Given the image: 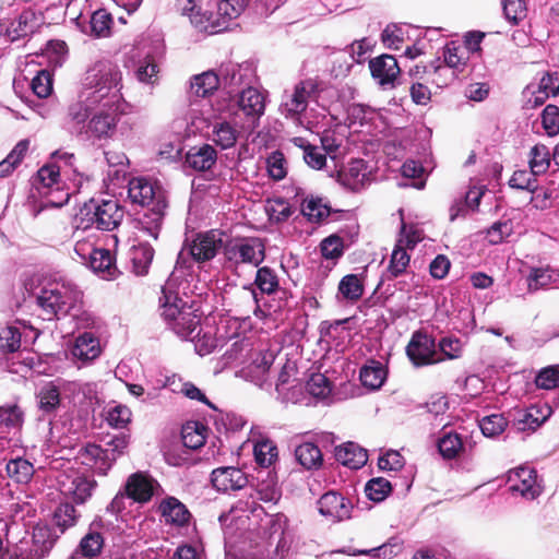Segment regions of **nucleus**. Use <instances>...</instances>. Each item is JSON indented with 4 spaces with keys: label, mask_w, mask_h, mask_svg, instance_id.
I'll return each instance as SVG.
<instances>
[{
    "label": "nucleus",
    "mask_w": 559,
    "mask_h": 559,
    "mask_svg": "<svg viewBox=\"0 0 559 559\" xmlns=\"http://www.w3.org/2000/svg\"><path fill=\"white\" fill-rule=\"evenodd\" d=\"M122 87V72L116 62L103 58L90 64L80 80L76 98L68 105L64 129L79 140L112 139L128 109Z\"/></svg>",
    "instance_id": "nucleus-1"
},
{
    "label": "nucleus",
    "mask_w": 559,
    "mask_h": 559,
    "mask_svg": "<svg viewBox=\"0 0 559 559\" xmlns=\"http://www.w3.org/2000/svg\"><path fill=\"white\" fill-rule=\"evenodd\" d=\"M128 197L132 203L147 207L139 219V227L147 236L157 239L168 206L166 191L152 178L135 177L129 181Z\"/></svg>",
    "instance_id": "nucleus-2"
},
{
    "label": "nucleus",
    "mask_w": 559,
    "mask_h": 559,
    "mask_svg": "<svg viewBox=\"0 0 559 559\" xmlns=\"http://www.w3.org/2000/svg\"><path fill=\"white\" fill-rule=\"evenodd\" d=\"M176 280L169 277L162 287L160 309L162 317L168 326L181 338L193 340L200 326V316L197 309L179 297L175 290ZM200 331L197 332L199 335Z\"/></svg>",
    "instance_id": "nucleus-3"
},
{
    "label": "nucleus",
    "mask_w": 559,
    "mask_h": 559,
    "mask_svg": "<svg viewBox=\"0 0 559 559\" xmlns=\"http://www.w3.org/2000/svg\"><path fill=\"white\" fill-rule=\"evenodd\" d=\"M81 299L82 293L74 284L64 281L50 282L36 296L38 316L47 321L60 320L68 314L75 317Z\"/></svg>",
    "instance_id": "nucleus-4"
},
{
    "label": "nucleus",
    "mask_w": 559,
    "mask_h": 559,
    "mask_svg": "<svg viewBox=\"0 0 559 559\" xmlns=\"http://www.w3.org/2000/svg\"><path fill=\"white\" fill-rule=\"evenodd\" d=\"M223 246V233L217 229L198 233L191 238L187 237L169 277L174 276L177 281L178 272L183 275L185 271L192 269L193 263L202 264L213 260Z\"/></svg>",
    "instance_id": "nucleus-5"
},
{
    "label": "nucleus",
    "mask_w": 559,
    "mask_h": 559,
    "mask_svg": "<svg viewBox=\"0 0 559 559\" xmlns=\"http://www.w3.org/2000/svg\"><path fill=\"white\" fill-rule=\"evenodd\" d=\"M124 216V210L115 199H91L85 202L73 218V226L78 230L110 231L117 228Z\"/></svg>",
    "instance_id": "nucleus-6"
},
{
    "label": "nucleus",
    "mask_w": 559,
    "mask_h": 559,
    "mask_svg": "<svg viewBox=\"0 0 559 559\" xmlns=\"http://www.w3.org/2000/svg\"><path fill=\"white\" fill-rule=\"evenodd\" d=\"M130 436L123 431L109 437L104 445L88 443L81 447L76 459L81 464L93 469L98 475H106L118 457L123 455L129 447Z\"/></svg>",
    "instance_id": "nucleus-7"
},
{
    "label": "nucleus",
    "mask_w": 559,
    "mask_h": 559,
    "mask_svg": "<svg viewBox=\"0 0 559 559\" xmlns=\"http://www.w3.org/2000/svg\"><path fill=\"white\" fill-rule=\"evenodd\" d=\"M322 87L317 79L308 78L297 82L290 90H285L278 110L283 117L296 126L311 130L310 122H305L302 115L310 102H317Z\"/></svg>",
    "instance_id": "nucleus-8"
},
{
    "label": "nucleus",
    "mask_w": 559,
    "mask_h": 559,
    "mask_svg": "<svg viewBox=\"0 0 559 559\" xmlns=\"http://www.w3.org/2000/svg\"><path fill=\"white\" fill-rule=\"evenodd\" d=\"M224 267L237 273L243 265L258 267L265 259V243L259 237H238L223 246Z\"/></svg>",
    "instance_id": "nucleus-9"
},
{
    "label": "nucleus",
    "mask_w": 559,
    "mask_h": 559,
    "mask_svg": "<svg viewBox=\"0 0 559 559\" xmlns=\"http://www.w3.org/2000/svg\"><path fill=\"white\" fill-rule=\"evenodd\" d=\"M58 486L64 497L71 498L76 504H83L93 496L97 483L93 476L67 471L58 477Z\"/></svg>",
    "instance_id": "nucleus-10"
},
{
    "label": "nucleus",
    "mask_w": 559,
    "mask_h": 559,
    "mask_svg": "<svg viewBox=\"0 0 559 559\" xmlns=\"http://www.w3.org/2000/svg\"><path fill=\"white\" fill-rule=\"evenodd\" d=\"M507 485L513 496L534 500L543 492L542 480L537 472L530 466H520L508 472Z\"/></svg>",
    "instance_id": "nucleus-11"
},
{
    "label": "nucleus",
    "mask_w": 559,
    "mask_h": 559,
    "mask_svg": "<svg viewBox=\"0 0 559 559\" xmlns=\"http://www.w3.org/2000/svg\"><path fill=\"white\" fill-rule=\"evenodd\" d=\"M248 4V0H217L216 12L210 14L211 33L234 32L237 20Z\"/></svg>",
    "instance_id": "nucleus-12"
},
{
    "label": "nucleus",
    "mask_w": 559,
    "mask_h": 559,
    "mask_svg": "<svg viewBox=\"0 0 559 559\" xmlns=\"http://www.w3.org/2000/svg\"><path fill=\"white\" fill-rule=\"evenodd\" d=\"M266 92L259 90L254 85H249L236 94V104L243 117L247 119L248 127L254 129L260 118L264 115Z\"/></svg>",
    "instance_id": "nucleus-13"
},
{
    "label": "nucleus",
    "mask_w": 559,
    "mask_h": 559,
    "mask_svg": "<svg viewBox=\"0 0 559 559\" xmlns=\"http://www.w3.org/2000/svg\"><path fill=\"white\" fill-rule=\"evenodd\" d=\"M222 82L229 88V93H236L258 82L257 67L253 61L242 63L228 62L219 68Z\"/></svg>",
    "instance_id": "nucleus-14"
},
{
    "label": "nucleus",
    "mask_w": 559,
    "mask_h": 559,
    "mask_svg": "<svg viewBox=\"0 0 559 559\" xmlns=\"http://www.w3.org/2000/svg\"><path fill=\"white\" fill-rule=\"evenodd\" d=\"M406 355L411 362L419 368L439 362L435 338L426 332L416 331L406 346Z\"/></svg>",
    "instance_id": "nucleus-15"
},
{
    "label": "nucleus",
    "mask_w": 559,
    "mask_h": 559,
    "mask_svg": "<svg viewBox=\"0 0 559 559\" xmlns=\"http://www.w3.org/2000/svg\"><path fill=\"white\" fill-rule=\"evenodd\" d=\"M371 78L383 91L396 87L401 69L395 57L383 53L369 60Z\"/></svg>",
    "instance_id": "nucleus-16"
},
{
    "label": "nucleus",
    "mask_w": 559,
    "mask_h": 559,
    "mask_svg": "<svg viewBox=\"0 0 559 559\" xmlns=\"http://www.w3.org/2000/svg\"><path fill=\"white\" fill-rule=\"evenodd\" d=\"M60 173L61 166L56 165L44 166L37 171V180L40 183V187L37 189L48 198L46 204L55 207H61L68 203L70 198L69 192L60 190L59 187L56 190L52 189L55 185H59Z\"/></svg>",
    "instance_id": "nucleus-17"
},
{
    "label": "nucleus",
    "mask_w": 559,
    "mask_h": 559,
    "mask_svg": "<svg viewBox=\"0 0 559 559\" xmlns=\"http://www.w3.org/2000/svg\"><path fill=\"white\" fill-rule=\"evenodd\" d=\"M319 513L332 523L350 518L353 503L336 491L323 493L317 502Z\"/></svg>",
    "instance_id": "nucleus-18"
},
{
    "label": "nucleus",
    "mask_w": 559,
    "mask_h": 559,
    "mask_svg": "<svg viewBox=\"0 0 559 559\" xmlns=\"http://www.w3.org/2000/svg\"><path fill=\"white\" fill-rule=\"evenodd\" d=\"M59 534L53 528L41 525L33 530L32 545L29 548H24V543L19 547L21 554L20 559H41L49 554L52 549Z\"/></svg>",
    "instance_id": "nucleus-19"
},
{
    "label": "nucleus",
    "mask_w": 559,
    "mask_h": 559,
    "mask_svg": "<svg viewBox=\"0 0 559 559\" xmlns=\"http://www.w3.org/2000/svg\"><path fill=\"white\" fill-rule=\"evenodd\" d=\"M211 481L218 491L229 492L242 489L248 483V477L238 467L224 466L212 472Z\"/></svg>",
    "instance_id": "nucleus-20"
},
{
    "label": "nucleus",
    "mask_w": 559,
    "mask_h": 559,
    "mask_svg": "<svg viewBox=\"0 0 559 559\" xmlns=\"http://www.w3.org/2000/svg\"><path fill=\"white\" fill-rule=\"evenodd\" d=\"M552 409L549 405H532L526 409L516 411L513 427L518 431H535L551 415Z\"/></svg>",
    "instance_id": "nucleus-21"
},
{
    "label": "nucleus",
    "mask_w": 559,
    "mask_h": 559,
    "mask_svg": "<svg viewBox=\"0 0 559 559\" xmlns=\"http://www.w3.org/2000/svg\"><path fill=\"white\" fill-rule=\"evenodd\" d=\"M102 526V520L95 519L90 525L88 533L81 539L69 559H92L96 557L104 546V537L98 532Z\"/></svg>",
    "instance_id": "nucleus-22"
},
{
    "label": "nucleus",
    "mask_w": 559,
    "mask_h": 559,
    "mask_svg": "<svg viewBox=\"0 0 559 559\" xmlns=\"http://www.w3.org/2000/svg\"><path fill=\"white\" fill-rule=\"evenodd\" d=\"M287 518L281 513L267 518L270 538L276 539L275 555L270 559H286L289 552L292 538L287 532Z\"/></svg>",
    "instance_id": "nucleus-23"
},
{
    "label": "nucleus",
    "mask_w": 559,
    "mask_h": 559,
    "mask_svg": "<svg viewBox=\"0 0 559 559\" xmlns=\"http://www.w3.org/2000/svg\"><path fill=\"white\" fill-rule=\"evenodd\" d=\"M159 489V484L143 473L132 474L126 484L129 498L136 502H147Z\"/></svg>",
    "instance_id": "nucleus-24"
},
{
    "label": "nucleus",
    "mask_w": 559,
    "mask_h": 559,
    "mask_svg": "<svg viewBox=\"0 0 559 559\" xmlns=\"http://www.w3.org/2000/svg\"><path fill=\"white\" fill-rule=\"evenodd\" d=\"M274 359L275 357L272 352H260L247 367V378L262 389L269 388V371L274 362Z\"/></svg>",
    "instance_id": "nucleus-25"
},
{
    "label": "nucleus",
    "mask_w": 559,
    "mask_h": 559,
    "mask_svg": "<svg viewBox=\"0 0 559 559\" xmlns=\"http://www.w3.org/2000/svg\"><path fill=\"white\" fill-rule=\"evenodd\" d=\"M201 0H176L177 11L189 19L190 24L200 32H211L210 14L201 8Z\"/></svg>",
    "instance_id": "nucleus-26"
},
{
    "label": "nucleus",
    "mask_w": 559,
    "mask_h": 559,
    "mask_svg": "<svg viewBox=\"0 0 559 559\" xmlns=\"http://www.w3.org/2000/svg\"><path fill=\"white\" fill-rule=\"evenodd\" d=\"M102 348L98 337L92 332L80 334L72 347V355L83 362L92 361L100 355Z\"/></svg>",
    "instance_id": "nucleus-27"
},
{
    "label": "nucleus",
    "mask_w": 559,
    "mask_h": 559,
    "mask_svg": "<svg viewBox=\"0 0 559 559\" xmlns=\"http://www.w3.org/2000/svg\"><path fill=\"white\" fill-rule=\"evenodd\" d=\"M335 459L352 469L362 467L368 461L367 450L355 442H346L335 449Z\"/></svg>",
    "instance_id": "nucleus-28"
},
{
    "label": "nucleus",
    "mask_w": 559,
    "mask_h": 559,
    "mask_svg": "<svg viewBox=\"0 0 559 559\" xmlns=\"http://www.w3.org/2000/svg\"><path fill=\"white\" fill-rule=\"evenodd\" d=\"M388 376L386 367L379 360L370 359L360 368L361 384L369 390H379Z\"/></svg>",
    "instance_id": "nucleus-29"
},
{
    "label": "nucleus",
    "mask_w": 559,
    "mask_h": 559,
    "mask_svg": "<svg viewBox=\"0 0 559 559\" xmlns=\"http://www.w3.org/2000/svg\"><path fill=\"white\" fill-rule=\"evenodd\" d=\"M7 476L17 485H28L35 474L34 464L22 456L8 460L5 464Z\"/></svg>",
    "instance_id": "nucleus-30"
},
{
    "label": "nucleus",
    "mask_w": 559,
    "mask_h": 559,
    "mask_svg": "<svg viewBox=\"0 0 559 559\" xmlns=\"http://www.w3.org/2000/svg\"><path fill=\"white\" fill-rule=\"evenodd\" d=\"M526 282L531 293L547 288L559 282V270L550 265L532 267Z\"/></svg>",
    "instance_id": "nucleus-31"
},
{
    "label": "nucleus",
    "mask_w": 559,
    "mask_h": 559,
    "mask_svg": "<svg viewBox=\"0 0 559 559\" xmlns=\"http://www.w3.org/2000/svg\"><path fill=\"white\" fill-rule=\"evenodd\" d=\"M221 82V75L209 70L191 78L190 92L197 97H207L218 88Z\"/></svg>",
    "instance_id": "nucleus-32"
},
{
    "label": "nucleus",
    "mask_w": 559,
    "mask_h": 559,
    "mask_svg": "<svg viewBox=\"0 0 559 559\" xmlns=\"http://www.w3.org/2000/svg\"><path fill=\"white\" fill-rule=\"evenodd\" d=\"M130 261L132 263V272L142 276L148 272V267L154 258V249L147 242H139L130 250Z\"/></svg>",
    "instance_id": "nucleus-33"
},
{
    "label": "nucleus",
    "mask_w": 559,
    "mask_h": 559,
    "mask_svg": "<svg viewBox=\"0 0 559 559\" xmlns=\"http://www.w3.org/2000/svg\"><path fill=\"white\" fill-rule=\"evenodd\" d=\"M216 151L213 146L204 144L203 146L192 148L187 153L186 164L198 171H205L216 162Z\"/></svg>",
    "instance_id": "nucleus-34"
},
{
    "label": "nucleus",
    "mask_w": 559,
    "mask_h": 559,
    "mask_svg": "<svg viewBox=\"0 0 559 559\" xmlns=\"http://www.w3.org/2000/svg\"><path fill=\"white\" fill-rule=\"evenodd\" d=\"M81 518V512L76 508L66 501L58 504L52 514V523L58 528L59 534L75 526Z\"/></svg>",
    "instance_id": "nucleus-35"
},
{
    "label": "nucleus",
    "mask_w": 559,
    "mask_h": 559,
    "mask_svg": "<svg viewBox=\"0 0 559 559\" xmlns=\"http://www.w3.org/2000/svg\"><path fill=\"white\" fill-rule=\"evenodd\" d=\"M468 59V52L466 51V47L461 45V40H452L445 45L443 50V61L445 66H437L436 72L447 71V68L450 69H459L461 66H464L466 60Z\"/></svg>",
    "instance_id": "nucleus-36"
},
{
    "label": "nucleus",
    "mask_w": 559,
    "mask_h": 559,
    "mask_svg": "<svg viewBox=\"0 0 559 559\" xmlns=\"http://www.w3.org/2000/svg\"><path fill=\"white\" fill-rule=\"evenodd\" d=\"M159 509L166 522L182 526L189 521L190 513L188 509L183 503L174 497L165 499L160 503Z\"/></svg>",
    "instance_id": "nucleus-37"
},
{
    "label": "nucleus",
    "mask_w": 559,
    "mask_h": 559,
    "mask_svg": "<svg viewBox=\"0 0 559 559\" xmlns=\"http://www.w3.org/2000/svg\"><path fill=\"white\" fill-rule=\"evenodd\" d=\"M94 273L104 278H112L116 275L117 267L109 250L98 248L87 265Z\"/></svg>",
    "instance_id": "nucleus-38"
},
{
    "label": "nucleus",
    "mask_w": 559,
    "mask_h": 559,
    "mask_svg": "<svg viewBox=\"0 0 559 559\" xmlns=\"http://www.w3.org/2000/svg\"><path fill=\"white\" fill-rule=\"evenodd\" d=\"M296 460L307 469H314L322 465L321 450L313 442H304L295 449Z\"/></svg>",
    "instance_id": "nucleus-39"
},
{
    "label": "nucleus",
    "mask_w": 559,
    "mask_h": 559,
    "mask_svg": "<svg viewBox=\"0 0 559 559\" xmlns=\"http://www.w3.org/2000/svg\"><path fill=\"white\" fill-rule=\"evenodd\" d=\"M253 455L259 466L267 468L277 461L278 450L272 440L262 438L254 443Z\"/></svg>",
    "instance_id": "nucleus-40"
},
{
    "label": "nucleus",
    "mask_w": 559,
    "mask_h": 559,
    "mask_svg": "<svg viewBox=\"0 0 559 559\" xmlns=\"http://www.w3.org/2000/svg\"><path fill=\"white\" fill-rule=\"evenodd\" d=\"M301 212L309 221L320 223L330 216L332 210L322 198L310 197L304 200Z\"/></svg>",
    "instance_id": "nucleus-41"
},
{
    "label": "nucleus",
    "mask_w": 559,
    "mask_h": 559,
    "mask_svg": "<svg viewBox=\"0 0 559 559\" xmlns=\"http://www.w3.org/2000/svg\"><path fill=\"white\" fill-rule=\"evenodd\" d=\"M206 427L199 423H188L181 430L182 447L188 450H197L205 443Z\"/></svg>",
    "instance_id": "nucleus-42"
},
{
    "label": "nucleus",
    "mask_w": 559,
    "mask_h": 559,
    "mask_svg": "<svg viewBox=\"0 0 559 559\" xmlns=\"http://www.w3.org/2000/svg\"><path fill=\"white\" fill-rule=\"evenodd\" d=\"M41 57L46 59L52 68L61 67L68 58V46L60 39H50L45 48L41 49Z\"/></svg>",
    "instance_id": "nucleus-43"
},
{
    "label": "nucleus",
    "mask_w": 559,
    "mask_h": 559,
    "mask_svg": "<svg viewBox=\"0 0 559 559\" xmlns=\"http://www.w3.org/2000/svg\"><path fill=\"white\" fill-rule=\"evenodd\" d=\"M238 139V131L227 121L216 122L213 126L212 140L223 150L233 147Z\"/></svg>",
    "instance_id": "nucleus-44"
},
{
    "label": "nucleus",
    "mask_w": 559,
    "mask_h": 559,
    "mask_svg": "<svg viewBox=\"0 0 559 559\" xmlns=\"http://www.w3.org/2000/svg\"><path fill=\"white\" fill-rule=\"evenodd\" d=\"M369 170L362 159H353L344 173L346 183L354 190L365 186L368 180Z\"/></svg>",
    "instance_id": "nucleus-45"
},
{
    "label": "nucleus",
    "mask_w": 559,
    "mask_h": 559,
    "mask_svg": "<svg viewBox=\"0 0 559 559\" xmlns=\"http://www.w3.org/2000/svg\"><path fill=\"white\" fill-rule=\"evenodd\" d=\"M406 249V247L400 245L399 242L394 247L389 266L386 269V276L389 280L399 277L406 271V267L411 261V257Z\"/></svg>",
    "instance_id": "nucleus-46"
},
{
    "label": "nucleus",
    "mask_w": 559,
    "mask_h": 559,
    "mask_svg": "<svg viewBox=\"0 0 559 559\" xmlns=\"http://www.w3.org/2000/svg\"><path fill=\"white\" fill-rule=\"evenodd\" d=\"M338 294L343 299L357 301L364 295V285L357 274H347L338 283Z\"/></svg>",
    "instance_id": "nucleus-47"
},
{
    "label": "nucleus",
    "mask_w": 559,
    "mask_h": 559,
    "mask_svg": "<svg viewBox=\"0 0 559 559\" xmlns=\"http://www.w3.org/2000/svg\"><path fill=\"white\" fill-rule=\"evenodd\" d=\"M254 285L261 294L272 295L278 289L280 281L273 269L262 266L257 270Z\"/></svg>",
    "instance_id": "nucleus-48"
},
{
    "label": "nucleus",
    "mask_w": 559,
    "mask_h": 559,
    "mask_svg": "<svg viewBox=\"0 0 559 559\" xmlns=\"http://www.w3.org/2000/svg\"><path fill=\"white\" fill-rule=\"evenodd\" d=\"M550 151L544 144H536L530 152V169L534 174H545L550 166Z\"/></svg>",
    "instance_id": "nucleus-49"
},
{
    "label": "nucleus",
    "mask_w": 559,
    "mask_h": 559,
    "mask_svg": "<svg viewBox=\"0 0 559 559\" xmlns=\"http://www.w3.org/2000/svg\"><path fill=\"white\" fill-rule=\"evenodd\" d=\"M508 424L503 414H491L479 420V428L485 437L496 438L506 430Z\"/></svg>",
    "instance_id": "nucleus-50"
},
{
    "label": "nucleus",
    "mask_w": 559,
    "mask_h": 559,
    "mask_svg": "<svg viewBox=\"0 0 559 559\" xmlns=\"http://www.w3.org/2000/svg\"><path fill=\"white\" fill-rule=\"evenodd\" d=\"M28 150V141H20L10 154L0 162V177L9 176L15 167L22 162Z\"/></svg>",
    "instance_id": "nucleus-51"
},
{
    "label": "nucleus",
    "mask_w": 559,
    "mask_h": 559,
    "mask_svg": "<svg viewBox=\"0 0 559 559\" xmlns=\"http://www.w3.org/2000/svg\"><path fill=\"white\" fill-rule=\"evenodd\" d=\"M438 449L444 459L452 460L463 449V442L457 433L445 432L438 441Z\"/></svg>",
    "instance_id": "nucleus-52"
},
{
    "label": "nucleus",
    "mask_w": 559,
    "mask_h": 559,
    "mask_svg": "<svg viewBox=\"0 0 559 559\" xmlns=\"http://www.w3.org/2000/svg\"><path fill=\"white\" fill-rule=\"evenodd\" d=\"M306 389L316 399L326 400L332 392V384L322 373H312L307 381Z\"/></svg>",
    "instance_id": "nucleus-53"
},
{
    "label": "nucleus",
    "mask_w": 559,
    "mask_h": 559,
    "mask_svg": "<svg viewBox=\"0 0 559 559\" xmlns=\"http://www.w3.org/2000/svg\"><path fill=\"white\" fill-rule=\"evenodd\" d=\"M38 406L44 413L53 412L60 404V393L56 385L48 383L38 393Z\"/></svg>",
    "instance_id": "nucleus-54"
},
{
    "label": "nucleus",
    "mask_w": 559,
    "mask_h": 559,
    "mask_svg": "<svg viewBox=\"0 0 559 559\" xmlns=\"http://www.w3.org/2000/svg\"><path fill=\"white\" fill-rule=\"evenodd\" d=\"M391 490V483L383 477L372 478L365 486L366 496L374 502L383 501Z\"/></svg>",
    "instance_id": "nucleus-55"
},
{
    "label": "nucleus",
    "mask_w": 559,
    "mask_h": 559,
    "mask_svg": "<svg viewBox=\"0 0 559 559\" xmlns=\"http://www.w3.org/2000/svg\"><path fill=\"white\" fill-rule=\"evenodd\" d=\"M21 331L17 326L8 325L0 330V349L14 353L21 347Z\"/></svg>",
    "instance_id": "nucleus-56"
},
{
    "label": "nucleus",
    "mask_w": 559,
    "mask_h": 559,
    "mask_svg": "<svg viewBox=\"0 0 559 559\" xmlns=\"http://www.w3.org/2000/svg\"><path fill=\"white\" fill-rule=\"evenodd\" d=\"M24 421V413L17 405L0 407V424L9 429H20Z\"/></svg>",
    "instance_id": "nucleus-57"
},
{
    "label": "nucleus",
    "mask_w": 559,
    "mask_h": 559,
    "mask_svg": "<svg viewBox=\"0 0 559 559\" xmlns=\"http://www.w3.org/2000/svg\"><path fill=\"white\" fill-rule=\"evenodd\" d=\"M503 13L511 24H519L526 17L527 9L524 0H502Z\"/></svg>",
    "instance_id": "nucleus-58"
},
{
    "label": "nucleus",
    "mask_w": 559,
    "mask_h": 559,
    "mask_svg": "<svg viewBox=\"0 0 559 559\" xmlns=\"http://www.w3.org/2000/svg\"><path fill=\"white\" fill-rule=\"evenodd\" d=\"M513 233V223L510 219L498 221L487 230V239L491 245L501 243Z\"/></svg>",
    "instance_id": "nucleus-59"
},
{
    "label": "nucleus",
    "mask_w": 559,
    "mask_h": 559,
    "mask_svg": "<svg viewBox=\"0 0 559 559\" xmlns=\"http://www.w3.org/2000/svg\"><path fill=\"white\" fill-rule=\"evenodd\" d=\"M537 174H534L532 169L530 170H516L513 173L509 185L511 188L520 189V190H527V191H535L537 188V180H536Z\"/></svg>",
    "instance_id": "nucleus-60"
},
{
    "label": "nucleus",
    "mask_w": 559,
    "mask_h": 559,
    "mask_svg": "<svg viewBox=\"0 0 559 559\" xmlns=\"http://www.w3.org/2000/svg\"><path fill=\"white\" fill-rule=\"evenodd\" d=\"M31 87L39 98L49 96L52 92V76L48 70H40L32 80Z\"/></svg>",
    "instance_id": "nucleus-61"
},
{
    "label": "nucleus",
    "mask_w": 559,
    "mask_h": 559,
    "mask_svg": "<svg viewBox=\"0 0 559 559\" xmlns=\"http://www.w3.org/2000/svg\"><path fill=\"white\" fill-rule=\"evenodd\" d=\"M320 249L325 259L336 260L343 254V239L337 235H331L321 241Z\"/></svg>",
    "instance_id": "nucleus-62"
},
{
    "label": "nucleus",
    "mask_w": 559,
    "mask_h": 559,
    "mask_svg": "<svg viewBox=\"0 0 559 559\" xmlns=\"http://www.w3.org/2000/svg\"><path fill=\"white\" fill-rule=\"evenodd\" d=\"M535 383L538 388L545 390L559 386V367L549 366L542 369L536 376Z\"/></svg>",
    "instance_id": "nucleus-63"
},
{
    "label": "nucleus",
    "mask_w": 559,
    "mask_h": 559,
    "mask_svg": "<svg viewBox=\"0 0 559 559\" xmlns=\"http://www.w3.org/2000/svg\"><path fill=\"white\" fill-rule=\"evenodd\" d=\"M542 124L548 135L554 136L559 133V108L557 106H546L542 114Z\"/></svg>",
    "instance_id": "nucleus-64"
}]
</instances>
